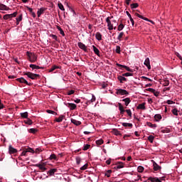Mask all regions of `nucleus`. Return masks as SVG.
Segmentation results:
<instances>
[{"mask_svg": "<svg viewBox=\"0 0 182 182\" xmlns=\"http://www.w3.org/2000/svg\"><path fill=\"white\" fill-rule=\"evenodd\" d=\"M116 65L118 66L119 68H123L124 69H126L127 72L133 73V70H132L130 68L127 67V65H123L117 63H116Z\"/></svg>", "mask_w": 182, "mask_h": 182, "instance_id": "7", "label": "nucleus"}, {"mask_svg": "<svg viewBox=\"0 0 182 182\" xmlns=\"http://www.w3.org/2000/svg\"><path fill=\"white\" fill-rule=\"evenodd\" d=\"M118 106H119V111L124 110V107H123V105H122V103H119Z\"/></svg>", "mask_w": 182, "mask_h": 182, "instance_id": "54", "label": "nucleus"}, {"mask_svg": "<svg viewBox=\"0 0 182 182\" xmlns=\"http://www.w3.org/2000/svg\"><path fill=\"white\" fill-rule=\"evenodd\" d=\"M10 15L11 16V18H15L16 15H18V12L16 11Z\"/></svg>", "mask_w": 182, "mask_h": 182, "instance_id": "64", "label": "nucleus"}, {"mask_svg": "<svg viewBox=\"0 0 182 182\" xmlns=\"http://www.w3.org/2000/svg\"><path fill=\"white\" fill-rule=\"evenodd\" d=\"M123 167H124V164H123V162H119L114 168H123Z\"/></svg>", "mask_w": 182, "mask_h": 182, "instance_id": "30", "label": "nucleus"}, {"mask_svg": "<svg viewBox=\"0 0 182 182\" xmlns=\"http://www.w3.org/2000/svg\"><path fill=\"white\" fill-rule=\"evenodd\" d=\"M89 149H90V144H85L84 145L82 150L86 151V150H89Z\"/></svg>", "mask_w": 182, "mask_h": 182, "instance_id": "40", "label": "nucleus"}, {"mask_svg": "<svg viewBox=\"0 0 182 182\" xmlns=\"http://www.w3.org/2000/svg\"><path fill=\"white\" fill-rule=\"evenodd\" d=\"M141 19H144V21H147L148 22H151V23H154V21L149 20V18L143 16V18Z\"/></svg>", "mask_w": 182, "mask_h": 182, "instance_id": "52", "label": "nucleus"}, {"mask_svg": "<svg viewBox=\"0 0 182 182\" xmlns=\"http://www.w3.org/2000/svg\"><path fill=\"white\" fill-rule=\"evenodd\" d=\"M9 7L6 6V5L4 4H0V11H9Z\"/></svg>", "mask_w": 182, "mask_h": 182, "instance_id": "14", "label": "nucleus"}, {"mask_svg": "<svg viewBox=\"0 0 182 182\" xmlns=\"http://www.w3.org/2000/svg\"><path fill=\"white\" fill-rule=\"evenodd\" d=\"M112 132L114 133V134H115V136H121L122 135V134H120V131L117 130V129H112Z\"/></svg>", "mask_w": 182, "mask_h": 182, "instance_id": "29", "label": "nucleus"}, {"mask_svg": "<svg viewBox=\"0 0 182 182\" xmlns=\"http://www.w3.org/2000/svg\"><path fill=\"white\" fill-rule=\"evenodd\" d=\"M57 29L60 31V35H62L63 36H65V32L63 31V29L60 28V26H57Z\"/></svg>", "mask_w": 182, "mask_h": 182, "instance_id": "32", "label": "nucleus"}, {"mask_svg": "<svg viewBox=\"0 0 182 182\" xmlns=\"http://www.w3.org/2000/svg\"><path fill=\"white\" fill-rule=\"evenodd\" d=\"M30 68L32 69V70H35V69H45V68L40 67V66L36 65L35 64H31Z\"/></svg>", "mask_w": 182, "mask_h": 182, "instance_id": "16", "label": "nucleus"}, {"mask_svg": "<svg viewBox=\"0 0 182 182\" xmlns=\"http://www.w3.org/2000/svg\"><path fill=\"white\" fill-rule=\"evenodd\" d=\"M66 106L69 107L70 110H75L77 107V105L74 103H68Z\"/></svg>", "mask_w": 182, "mask_h": 182, "instance_id": "8", "label": "nucleus"}, {"mask_svg": "<svg viewBox=\"0 0 182 182\" xmlns=\"http://www.w3.org/2000/svg\"><path fill=\"white\" fill-rule=\"evenodd\" d=\"M75 160H76L77 164H80V161H82L80 157H79V156L76 157Z\"/></svg>", "mask_w": 182, "mask_h": 182, "instance_id": "53", "label": "nucleus"}, {"mask_svg": "<svg viewBox=\"0 0 182 182\" xmlns=\"http://www.w3.org/2000/svg\"><path fill=\"white\" fill-rule=\"evenodd\" d=\"M60 68L58 65H53L49 70H48V72L49 73H51V72H53L55 70H56V69H60Z\"/></svg>", "mask_w": 182, "mask_h": 182, "instance_id": "21", "label": "nucleus"}, {"mask_svg": "<svg viewBox=\"0 0 182 182\" xmlns=\"http://www.w3.org/2000/svg\"><path fill=\"white\" fill-rule=\"evenodd\" d=\"M95 38L97 41H102V34L99 32L96 33Z\"/></svg>", "mask_w": 182, "mask_h": 182, "instance_id": "28", "label": "nucleus"}, {"mask_svg": "<svg viewBox=\"0 0 182 182\" xmlns=\"http://www.w3.org/2000/svg\"><path fill=\"white\" fill-rule=\"evenodd\" d=\"M26 149V151H27V153H35V150H33V149L32 148H27V149Z\"/></svg>", "mask_w": 182, "mask_h": 182, "instance_id": "37", "label": "nucleus"}, {"mask_svg": "<svg viewBox=\"0 0 182 182\" xmlns=\"http://www.w3.org/2000/svg\"><path fill=\"white\" fill-rule=\"evenodd\" d=\"M120 46H116V50H115V52L117 53H120Z\"/></svg>", "mask_w": 182, "mask_h": 182, "instance_id": "56", "label": "nucleus"}, {"mask_svg": "<svg viewBox=\"0 0 182 182\" xmlns=\"http://www.w3.org/2000/svg\"><path fill=\"white\" fill-rule=\"evenodd\" d=\"M22 14H20L18 17L16 18V21H18V22H21V21H22Z\"/></svg>", "mask_w": 182, "mask_h": 182, "instance_id": "60", "label": "nucleus"}, {"mask_svg": "<svg viewBox=\"0 0 182 182\" xmlns=\"http://www.w3.org/2000/svg\"><path fill=\"white\" fill-rule=\"evenodd\" d=\"M163 85L164 86H168V85H170V81H168V80H165Z\"/></svg>", "mask_w": 182, "mask_h": 182, "instance_id": "51", "label": "nucleus"}, {"mask_svg": "<svg viewBox=\"0 0 182 182\" xmlns=\"http://www.w3.org/2000/svg\"><path fill=\"white\" fill-rule=\"evenodd\" d=\"M148 140L149 141H150V143H153V141H154V136L153 135H150L149 136H148Z\"/></svg>", "mask_w": 182, "mask_h": 182, "instance_id": "42", "label": "nucleus"}, {"mask_svg": "<svg viewBox=\"0 0 182 182\" xmlns=\"http://www.w3.org/2000/svg\"><path fill=\"white\" fill-rule=\"evenodd\" d=\"M138 170V173H143V171H144V167L139 166L137 168Z\"/></svg>", "mask_w": 182, "mask_h": 182, "instance_id": "38", "label": "nucleus"}, {"mask_svg": "<svg viewBox=\"0 0 182 182\" xmlns=\"http://www.w3.org/2000/svg\"><path fill=\"white\" fill-rule=\"evenodd\" d=\"M154 119H155L156 122H159L160 120H161L162 117L160 114H156L154 116Z\"/></svg>", "mask_w": 182, "mask_h": 182, "instance_id": "25", "label": "nucleus"}, {"mask_svg": "<svg viewBox=\"0 0 182 182\" xmlns=\"http://www.w3.org/2000/svg\"><path fill=\"white\" fill-rule=\"evenodd\" d=\"M24 76H27L29 79H31L32 80H36L37 79H39L41 77V75L39 74H35L31 72H24L23 73Z\"/></svg>", "mask_w": 182, "mask_h": 182, "instance_id": "1", "label": "nucleus"}, {"mask_svg": "<svg viewBox=\"0 0 182 182\" xmlns=\"http://www.w3.org/2000/svg\"><path fill=\"white\" fill-rule=\"evenodd\" d=\"M153 94L154 95V96H156V97H159L160 92L155 90L154 92H153Z\"/></svg>", "mask_w": 182, "mask_h": 182, "instance_id": "63", "label": "nucleus"}, {"mask_svg": "<svg viewBox=\"0 0 182 182\" xmlns=\"http://www.w3.org/2000/svg\"><path fill=\"white\" fill-rule=\"evenodd\" d=\"M46 11V8L41 7L38 11H37L38 18H41V15L43 14Z\"/></svg>", "mask_w": 182, "mask_h": 182, "instance_id": "11", "label": "nucleus"}, {"mask_svg": "<svg viewBox=\"0 0 182 182\" xmlns=\"http://www.w3.org/2000/svg\"><path fill=\"white\" fill-rule=\"evenodd\" d=\"M28 112L20 113V116L23 119H28Z\"/></svg>", "mask_w": 182, "mask_h": 182, "instance_id": "24", "label": "nucleus"}, {"mask_svg": "<svg viewBox=\"0 0 182 182\" xmlns=\"http://www.w3.org/2000/svg\"><path fill=\"white\" fill-rule=\"evenodd\" d=\"M49 160H58V157L56 156V154H52L49 157Z\"/></svg>", "mask_w": 182, "mask_h": 182, "instance_id": "33", "label": "nucleus"}, {"mask_svg": "<svg viewBox=\"0 0 182 182\" xmlns=\"http://www.w3.org/2000/svg\"><path fill=\"white\" fill-rule=\"evenodd\" d=\"M125 112L127 113V114H128V116H129V117H132V110L127 109Z\"/></svg>", "mask_w": 182, "mask_h": 182, "instance_id": "59", "label": "nucleus"}, {"mask_svg": "<svg viewBox=\"0 0 182 182\" xmlns=\"http://www.w3.org/2000/svg\"><path fill=\"white\" fill-rule=\"evenodd\" d=\"M148 180L151 182H161V180H160V178L157 177H155V178L149 177L148 178Z\"/></svg>", "mask_w": 182, "mask_h": 182, "instance_id": "15", "label": "nucleus"}, {"mask_svg": "<svg viewBox=\"0 0 182 182\" xmlns=\"http://www.w3.org/2000/svg\"><path fill=\"white\" fill-rule=\"evenodd\" d=\"M21 156H28V151H26V150L24 149V150L22 151Z\"/></svg>", "mask_w": 182, "mask_h": 182, "instance_id": "57", "label": "nucleus"}, {"mask_svg": "<svg viewBox=\"0 0 182 182\" xmlns=\"http://www.w3.org/2000/svg\"><path fill=\"white\" fill-rule=\"evenodd\" d=\"M122 102H124L125 106H129V105L130 104V102H132V100H130V98L127 97V98L123 99Z\"/></svg>", "mask_w": 182, "mask_h": 182, "instance_id": "22", "label": "nucleus"}, {"mask_svg": "<svg viewBox=\"0 0 182 182\" xmlns=\"http://www.w3.org/2000/svg\"><path fill=\"white\" fill-rule=\"evenodd\" d=\"M122 76H125L126 77H128V76H133V73H126L122 74Z\"/></svg>", "mask_w": 182, "mask_h": 182, "instance_id": "49", "label": "nucleus"}, {"mask_svg": "<svg viewBox=\"0 0 182 182\" xmlns=\"http://www.w3.org/2000/svg\"><path fill=\"white\" fill-rule=\"evenodd\" d=\"M73 93H75V90H70V91L68 92L67 95H68V96H70V95H73Z\"/></svg>", "mask_w": 182, "mask_h": 182, "instance_id": "61", "label": "nucleus"}, {"mask_svg": "<svg viewBox=\"0 0 182 182\" xmlns=\"http://www.w3.org/2000/svg\"><path fill=\"white\" fill-rule=\"evenodd\" d=\"M34 167H38L41 171H46L47 170L46 167H45V163L35 164Z\"/></svg>", "mask_w": 182, "mask_h": 182, "instance_id": "3", "label": "nucleus"}, {"mask_svg": "<svg viewBox=\"0 0 182 182\" xmlns=\"http://www.w3.org/2000/svg\"><path fill=\"white\" fill-rule=\"evenodd\" d=\"M117 79L120 83H123V82H127V78L124 77L123 75H118Z\"/></svg>", "mask_w": 182, "mask_h": 182, "instance_id": "13", "label": "nucleus"}, {"mask_svg": "<svg viewBox=\"0 0 182 182\" xmlns=\"http://www.w3.org/2000/svg\"><path fill=\"white\" fill-rule=\"evenodd\" d=\"M110 174H112V170H108L105 173V176H107L108 178L110 177Z\"/></svg>", "mask_w": 182, "mask_h": 182, "instance_id": "50", "label": "nucleus"}, {"mask_svg": "<svg viewBox=\"0 0 182 182\" xmlns=\"http://www.w3.org/2000/svg\"><path fill=\"white\" fill-rule=\"evenodd\" d=\"M122 125L124 126V127H133V124H130L127 122H123L122 123Z\"/></svg>", "mask_w": 182, "mask_h": 182, "instance_id": "26", "label": "nucleus"}, {"mask_svg": "<svg viewBox=\"0 0 182 182\" xmlns=\"http://www.w3.org/2000/svg\"><path fill=\"white\" fill-rule=\"evenodd\" d=\"M93 48V51L95 53V55H97V56H100V51L99 50V49L97 48H96V46H92Z\"/></svg>", "mask_w": 182, "mask_h": 182, "instance_id": "20", "label": "nucleus"}, {"mask_svg": "<svg viewBox=\"0 0 182 182\" xmlns=\"http://www.w3.org/2000/svg\"><path fill=\"white\" fill-rule=\"evenodd\" d=\"M46 112H47V113H49L50 114H55V115L58 114V113H56L55 111H53L50 109H48Z\"/></svg>", "mask_w": 182, "mask_h": 182, "instance_id": "48", "label": "nucleus"}, {"mask_svg": "<svg viewBox=\"0 0 182 182\" xmlns=\"http://www.w3.org/2000/svg\"><path fill=\"white\" fill-rule=\"evenodd\" d=\"M77 45L80 49H82V50H84V52H87V47H86V46L83 43L80 42L77 43Z\"/></svg>", "mask_w": 182, "mask_h": 182, "instance_id": "6", "label": "nucleus"}, {"mask_svg": "<svg viewBox=\"0 0 182 182\" xmlns=\"http://www.w3.org/2000/svg\"><path fill=\"white\" fill-rule=\"evenodd\" d=\"M137 109H140L141 110H146V102H143L141 104H139L137 106Z\"/></svg>", "mask_w": 182, "mask_h": 182, "instance_id": "18", "label": "nucleus"}, {"mask_svg": "<svg viewBox=\"0 0 182 182\" xmlns=\"http://www.w3.org/2000/svg\"><path fill=\"white\" fill-rule=\"evenodd\" d=\"M29 133H32L33 134H35L36 133L38 132V129H35V128H31L30 129H28Z\"/></svg>", "mask_w": 182, "mask_h": 182, "instance_id": "35", "label": "nucleus"}, {"mask_svg": "<svg viewBox=\"0 0 182 182\" xmlns=\"http://www.w3.org/2000/svg\"><path fill=\"white\" fill-rule=\"evenodd\" d=\"M172 113L174 114V116H178V110H177L176 108L172 109Z\"/></svg>", "mask_w": 182, "mask_h": 182, "instance_id": "41", "label": "nucleus"}, {"mask_svg": "<svg viewBox=\"0 0 182 182\" xmlns=\"http://www.w3.org/2000/svg\"><path fill=\"white\" fill-rule=\"evenodd\" d=\"M131 9H136V8H139V4L137 3H134L130 4Z\"/></svg>", "mask_w": 182, "mask_h": 182, "instance_id": "31", "label": "nucleus"}, {"mask_svg": "<svg viewBox=\"0 0 182 182\" xmlns=\"http://www.w3.org/2000/svg\"><path fill=\"white\" fill-rule=\"evenodd\" d=\"M123 36H124V33L121 32L117 37L118 41H122V38H123Z\"/></svg>", "mask_w": 182, "mask_h": 182, "instance_id": "44", "label": "nucleus"}, {"mask_svg": "<svg viewBox=\"0 0 182 182\" xmlns=\"http://www.w3.org/2000/svg\"><path fill=\"white\" fill-rule=\"evenodd\" d=\"M26 56H28V60L31 63H35L36 60H38V56L33 53H31L29 51L26 52Z\"/></svg>", "mask_w": 182, "mask_h": 182, "instance_id": "2", "label": "nucleus"}, {"mask_svg": "<svg viewBox=\"0 0 182 182\" xmlns=\"http://www.w3.org/2000/svg\"><path fill=\"white\" fill-rule=\"evenodd\" d=\"M116 94L121 95L122 96H123L124 95H129V92H127L126 90L118 89V90H117Z\"/></svg>", "mask_w": 182, "mask_h": 182, "instance_id": "5", "label": "nucleus"}, {"mask_svg": "<svg viewBox=\"0 0 182 182\" xmlns=\"http://www.w3.org/2000/svg\"><path fill=\"white\" fill-rule=\"evenodd\" d=\"M9 151L10 154H15V153H18V150L11 145L9 146Z\"/></svg>", "mask_w": 182, "mask_h": 182, "instance_id": "10", "label": "nucleus"}, {"mask_svg": "<svg viewBox=\"0 0 182 182\" xmlns=\"http://www.w3.org/2000/svg\"><path fill=\"white\" fill-rule=\"evenodd\" d=\"M103 143H104L103 139H100L96 141V144H97V146H102Z\"/></svg>", "mask_w": 182, "mask_h": 182, "instance_id": "43", "label": "nucleus"}, {"mask_svg": "<svg viewBox=\"0 0 182 182\" xmlns=\"http://www.w3.org/2000/svg\"><path fill=\"white\" fill-rule=\"evenodd\" d=\"M146 92H151V93H154V91L156 90L153 89V88H147L146 89Z\"/></svg>", "mask_w": 182, "mask_h": 182, "instance_id": "55", "label": "nucleus"}, {"mask_svg": "<svg viewBox=\"0 0 182 182\" xmlns=\"http://www.w3.org/2000/svg\"><path fill=\"white\" fill-rule=\"evenodd\" d=\"M144 65H145V66H146V68H148V69L150 70V69H151V65H150V58H146Z\"/></svg>", "mask_w": 182, "mask_h": 182, "instance_id": "9", "label": "nucleus"}, {"mask_svg": "<svg viewBox=\"0 0 182 182\" xmlns=\"http://www.w3.org/2000/svg\"><path fill=\"white\" fill-rule=\"evenodd\" d=\"M107 26H108V29L109 31H113V24H112V21L109 23H107Z\"/></svg>", "mask_w": 182, "mask_h": 182, "instance_id": "39", "label": "nucleus"}, {"mask_svg": "<svg viewBox=\"0 0 182 182\" xmlns=\"http://www.w3.org/2000/svg\"><path fill=\"white\" fill-rule=\"evenodd\" d=\"M24 122L26 123V124H29V125L33 123V122H32L31 119H28L27 120H25Z\"/></svg>", "mask_w": 182, "mask_h": 182, "instance_id": "46", "label": "nucleus"}, {"mask_svg": "<svg viewBox=\"0 0 182 182\" xmlns=\"http://www.w3.org/2000/svg\"><path fill=\"white\" fill-rule=\"evenodd\" d=\"M58 6L59 9H60V11H65V7L63 6V4H62V3L59 2L58 4Z\"/></svg>", "mask_w": 182, "mask_h": 182, "instance_id": "36", "label": "nucleus"}, {"mask_svg": "<svg viewBox=\"0 0 182 182\" xmlns=\"http://www.w3.org/2000/svg\"><path fill=\"white\" fill-rule=\"evenodd\" d=\"M50 36L51 38H53L54 39V41H58V36H57L56 35H55V34H51V35H50Z\"/></svg>", "mask_w": 182, "mask_h": 182, "instance_id": "58", "label": "nucleus"}, {"mask_svg": "<svg viewBox=\"0 0 182 182\" xmlns=\"http://www.w3.org/2000/svg\"><path fill=\"white\" fill-rule=\"evenodd\" d=\"M147 126H149V127H151V129H156V127H157V125L156 124H151V122H146Z\"/></svg>", "mask_w": 182, "mask_h": 182, "instance_id": "27", "label": "nucleus"}, {"mask_svg": "<svg viewBox=\"0 0 182 182\" xmlns=\"http://www.w3.org/2000/svg\"><path fill=\"white\" fill-rule=\"evenodd\" d=\"M153 166H154V171H159L161 170V166H160L159 164H157V163L154 162Z\"/></svg>", "mask_w": 182, "mask_h": 182, "instance_id": "12", "label": "nucleus"}, {"mask_svg": "<svg viewBox=\"0 0 182 182\" xmlns=\"http://www.w3.org/2000/svg\"><path fill=\"white\" fill-rule=\"evenodd\" d=\"M124 28V25L123 23H121L118 26L117 30L118 31H123V28Z\"/></svg>", "mask_w": 182, "mask_h": 182, "instance_id": "45", "label": "nucleus"}, {"mask_svg": "<svg viewBox=\"0 0 182 182\" xmlns=\"http://www.w3.org/2000/svg\"><path fill=\"white\" fill-rule=\"evenodd\" d=\"M91 103H93V102H96V97H95L94 95L92 96V99L90 100Z\"/></svg>", "mask_w": 182, "mask_h": 182, "instance_id": "62", "label": "nucleus"}, {"mask_svg": "<svg viewBox=\"0 0 182 182\" xmlns=\"http://www.w3.org/2000/svg\"><path fill=\"white\" fill-rule=\"evenodd\" d=\"M56 171H58V169L51 168V169H50V171H48V174H49V176H54L55 173H56Z\"/></svg>", "mask_w": 182, "mask_h": 182, "instance_id": "19", "label": "nucleus"}, {"mask_svg": "<svg viewBox=\"0 0 182 182\" xmlns=\"http://www.w3.org/2000/svg\"><path fill=\"white\" fill-rule=\"evenodd\" d=\"M3 19H5L6 21L8 19H12V16H11V14H6L3 16Z\"/></svg>", "mask_w": 182, "mask_h": 182, "instance_id": "34", "label": "nucleus"}, {"mask_svg": "<svg viewBox=\"0 0 182 182\" xmlns=\"http://www.w3.org/2000/svg\"><path fill=\"white\" fill-rule=\"evenodd\" d=\"M16 80H17V82H19V83H24L25 85H27L28 86H31V85H32L31 83L28 82V81L23 77H21L20 78H17Z\"/></svg>", "mask_w": 182, "mask_h": 182, "instance_id": "4", "label": "nucleus"}, {"mask_svg": "<svg viewBox=\"0 0 182 182\" xmlns=\"http://www.w3.org/2000/svg\"><path fill=\"white\" fill-rule=\"evenodd\" d=\"M71 123H73L75 126H80V124H82V122L80 121H77L73 118L71 119Z\"/></svg>", "mask_w": 182, "mask_h": 182, "instance_id": "17", "label": "nucleus"}, {"mask_svg": "<svg viewBox=\"0 0 182 182\" xmlns=\"http://www.w3.org/2000/svg\"><path fill=\"white\" fill-rule=\"evenodd\" d=\"M87 167H89V164H85L84 166H82L80 168V170L83 171V170H86L87 168Z\"/></svg>", "mask_w": 182, "mask_h": 182, "instance_id": "47", "label": "nucleus"}, {"mask_svg": "<svg viewBox=\"0 0 182 182\" xmlns=\"http://www.w3.org/2000/svg\"><path fill=\"white\" fill-rule=\"evenodd\" d=\"M64 118L65 115H60L58 118H55V122H57L58 123H60V122H63Z\"/></svg>", "mask_w": 182, "mask_h": 182, "instance_id": "23", "label": "nucleus"}]
</instances>
